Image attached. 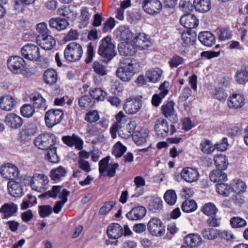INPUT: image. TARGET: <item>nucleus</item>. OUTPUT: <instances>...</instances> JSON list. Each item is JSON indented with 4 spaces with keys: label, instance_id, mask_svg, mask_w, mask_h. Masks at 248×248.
Listing matches in <instances>:
<instances>
[{
    "label": "nucleus",
    "instance_id": "40",
    "mask_svg": "<svg viewBox=\"0 0 248 248\" xmlns=\"http://www.w3.org/2000/svg\"><path fill=\"white\" fill-rule=\"evenodd\" d=\"M236 81L239 84H245L248 82V66L238 69L235 74Z\"/></svg>",
    "mask_w": 248,
    "mask_h": 248
},
{
    "label": "nucleus",
    "instance_id": "10",
    "mask_svg": "<svg viewBox=\"0 0 248 248\" xmlns=\"http://www.w3.org/2000/svg\"><path fill=\"white\" fill-rule=\"evenodd\" d=\"M21 53L24 58L30 61H37L41 57L39 47L32 44L25 45L21 48Z\"/></svg>",
    "mask_w": 248,
    "mask_h": 248
},
{
    "label": "nucleus",
    "instance_id": "58",
    "mask_svg": "<svg viewBox=\"0 0 248 248\" xmlns=\"http://www.w3.org/2000/svg\"><path fill=\"white\" fill-rule=\"evenodd\" d=\"M20 111L23 117L29 118L34 113L35 108L32 105L26 104L21 108Z\"/></svg>",
    "mask_w": 248,
    "mask_h": 248
},
{
    "label": "nucleus",
    "instance_id": "55",
    "mask_svg": "<svg viewBox=\"0 0 248 248\" xmlns=\"http://www.w3.org/2000/svg\"><path fill=\"white\" fill-rule=\"evenodd\" d=\"M200 148L202 152L206 154H211L215 150V147L211 141L206 139L202 141Z\"/></svg>",
    "mask_w": 248,
    "mask_h": 248
},
{
    "label": "nucleus",
    "instance_id": "15",
    "mask_svg": "<svg viewBox=\"0 0 248 248\" xmlns=\"http://www.w3.org/2000/svg\"><path fill=\"white\" fill-rule=\"evenodd\" d=\"M126 116L122 111H120L115 116L116 122L113 124L110 128V133L112 139L117 137V133L120 129L123 124L126 122Z\"/></svg>",
    "mask_w": 248,
    "mask_h": 248
},
{
    "label": "nucleus",
    "instance_id": "64",
    "mask_svg": "<svg viewBox=\"0 0 248 248\" xmlns=\"http://www.w3.org/2000/svg\"><path fill=\"white\" fill-rule=\"evenodd\" d=\"M58 14L67 19L72 18L74 16V13L71 10L68 6H62L58 10Z\"/></svg>",
    "mask_w": 248,
    "mask_h": 248
},
{
    "label": "nucleus",
    "instance_id": "34",
    "mask_svg": "<svg viewBox=\"0 0 248 248\" xmlns=\"http://www.w3.org/2000/svg\"><path fill=\"white\" fill-rule=\"evenodd\" d=\"M148 137V131L145 128H140L134 132L133 139L137 145H140L145 143Z\"/></svg>",
    "mask_w": 248,
    "mask_h": 248
},
{
    "label": "nucleus",
    "instance_id": "54",
    "mask_svg": "<svg viewBox=\"0 0 248 248\" xmlns=\"http://www.w3.org/2000/svg\"><path fill=\"white\" fill-rule=\"evenodd\" d=\"M246 188V185L243 181L237 179L233 180L231 189L235 193H240L244 192Z\"/></svg>",
    "mask_w": 248,
    "mask_h": 248
},
{
    "label": "nucleus",
    "instance_id": "2",
    "mask_svg": "<svg viewBox=\"0 0 248 248\" xmlns=\"http://www.w3.org/2000/svg\"><path fill=\"white\" fill-rule=\"evenodd\" d=\"M83 55V49L82 46L76 42L69 43L66 47L64 56L65 59L71 62H74L79 61Z\"/></svg>",
    "mask_w": 248,
    "mask_h": 248
},
{
    "label": "nucleus",
    "instance_id": "53",
    "mask_svg": "<svg viewBox=\"0 0 248 248\" xmlns=\"http://www.w3.org/2000/svg\"><path fill=\"white\" fill-rule=\"evenodd\" d=\"M231 226L233 228H241L246 226V220L239 217H233L230 220Z\"/></svg>",
    "mask_w": 248,
    "mask_h": 248
},
{
    "label": "nucleus",
    "instance_id": "26",
    "mask_svg": "<svg viewBox=\"0 0 248 248\" xmlns=\"http://www.w3.org/2000/svg\"><path fill=\"white\" fill-rule=\"evenodd\" d=\"M118 50L120 55L126 56H133L136 52L135 46L128 42H122L119 44Z\"/></svg>",
    "mask_w": 248,
    "mask_h": 248
},
{
    "label": "nucleus",
    "instance_id": "32",
    "mask_svg": "<svg viewBox=\"0 0 248 248\" xmlns=\"http://www.w3.org/2000/svg\"><path fill=\"white\" fill-rule=\"evenodd\" d=\"M49 26L58 31L65 29L69 26V22L66 19L61 17L51 18L49 20Z\"/></svg>",
    "mask_w": 248,
    "mask_h": 248
},
{
    "label": "nucleus",
    "instance_id": "13",
    "mask_svg": "<svg viewBox=\"0 0 248 248\" xmlns=\"http://www.w3.org/2000/svg\"><path fill=\"white\" fill-rule=\"evenodd\" d=\"M181 176L185 181L191 183L198 181L200 177V174L197 169L186 167L182 170L181 172Z\"/></svg>",
    "mask_w": 248,
    "mask_h": 248
},
{
    "label": "nucleus",
    "instance_id": "6",
    "mask_svg": "<svg viewBox=\"0 0 248 248\" xmlns=\"http://www.w3.org/2000/svg\"><path fill=\"white\" fill-rule=\"evenodd\" d=\"M64 112L60 109H51L46 112L45 119L46 125L48 127H52L62 121Z\"/></svg>",
    "mask_w": 248,
    "mask_h": 248
},
{
    "label": "nucleus",
    "instance_id": "20",
    "mask_svg": "<svg viewBox=\"0 0 248 248\" xmlns=\"http://www.w3.org/2000/svg\"><path fill=\"white\" fill-rule=\"evenodd\" d=\"M37 43L44 49L51 50L56 45V40L50 34L37 37Z\"/></svg>",
    "mask_w": 248,
    "mask_h": 248
},
{
    "label": "nucleus",
    "instance_id": "39",
    "mask_svg": "<svg viewBox=\"0 0 248 248\" xmlns=\"http://www.w3.org/2000/svg\"><path fill=\"white\" fill-rule=\"evenodd\" d=\"M183 43L187 45H194L197 39L196 32L191 30L184 31L181 34Z\"/></svg>",
    "mask_w": 248,
    "mask_h": 248
},
{
    "label": "nucleus",
    "instance_id": "25",
    "mask_svg": "<svg viewBox=\"0 0 248 248\" xmlns=\"http://www.w3.org/2000/svg\"><path fill=\"white\" fill-rule=\"evenodd\" d=\"M17 205L13 202L4 203L0 208L2 218H8L15 215L17 211Z\"/></svg>",
    "mask_w": 248,
    "mask_h": 248
},
{
    "label": "nucleus",
    "instance_id": "44",
    "mask_svg": "<svg viewBox=\"0 0 248 248\" xmlns=\"http://www.w3.org/2000/svg\"><path fill=\"white\" fill-rule=\"evenodd\" d=\"M67 171L64 168L60 166L50 171V176L52 180L58 181L66 176Z\"/></svg>",
    "mask_w": 248,
    "mask_h": 248
},
{
    "label": "nucleus",
    "instance_id": "8",
    "mask_svg": "<svg viewBox=\"0 0 248 248\" xmlns=\"http://www.w3.org/2000/svg\"><path fill=\"white\" fill-rule=\"evenodd\" d=\"M147 228L149 232L154 236H162L165 233V227L160 219L152 217L149 221Z\"/></svg>",
    "mask_w": 248,
    "mask_h": 248
},
{
    "label": "nucleus",
    "instance_id": "47",
    "mask_svg": "<svg viewBox=\"0 0 248 248\" xmlns=\"http://www.w3.org/2000/svg\"><path fill=\"white\" fill-rule=\"evenodd\" d=\"M215 164L218 169L226 170L228 162L226 156L222 154H217L214 156Z\"/></svg>",
    "mask_w": 248,
    "mask_h": 248
},
{
    "label": "nucleus",
    "instance_id": "56",
    "mask_svg": "<svg viewBox=\"0 0 248 248\" xmlns=\"http://www.w3.org/2000/svg\"><path fill=\"white\" fill-rule=\"evenodd\" d=\"M216 190L219 194L227 197L230 193L231 187L226 183L222 182L216 185Z\"/></svg>",
    "mask_w": 248,
    "mask_h": 248
},
{
    "label": "nucleus",
    "instance_id": "9",
    "mask_svg": "<svg viewBox=\"0 0 248 248\" xmlns=\"http://www.w3.org/2000/svg\"><path fill=\"white\" fill-rule=\"evenodd\" d=\"M55 142L54 136L49 134L40 135L34 140L35 146L41 150H48L54 145Z\"/></svg>",
    "mask_w": 248,
    "mask_h": 248
},
{
    "label": "nucleus",
    "instance_id": "49",
    "mask_svg": "<svg viewBox=\"0 0 248 248\" xmlns=\"http://www.w3.org/2000/svg\"><path fill=\"white\" fill-rule=\"evenodd\" d=\"M94 102L88 95H84L79 98L78 105L83 109H89L94 106Z\"/></svg>",
    "mask_w": 248,
    "mask_h": 248
},
{
    "label": "nucleus",
    "instance_id": "43",
    "mask_svg": "<svg viewBox=\"0 0 248 248\" xmlns=\"http://www.w3.org/2000/svg\"><path fill=\"white\" fill-rule=\"evenodd\" d=\"M37 132V126L33 124H28L20 132V137L26 139L27 137L34 135Z\"/></svg>",
    "mask_w": 248,
    "mask_h": 248
},
{
    "label": "nucleus",
    "instance_id": "31",
    "mask_svg": "<svg viewBox=\"0 0 248 248\" xmlns=\"http://www.w3.org/2000/svg\"><path fill=\"white\" fill-rule=\"evenodd\" d=\"M9 193L13 197H19L23 195V188L21 184L14 181H9L8 183Z\"/></svg>",
    "mask_w": 248,
    "mask_h": 248
},
{
    "label": "nucleus",
    "instance_id": "63",
    "mask_svg": "<svg viewBox=\"0 0 248 248\" xmlns=\"http://www.w3.org/2000/svg\"><path fill=\"white\" fill-rule=\"evenodd\" d=\"M47 159L50 162L56 163L59 161V158L57 155L56 148L53 147L48 150L46 155Z\"/></svg>",
    "mask_w": 248,
    "mask_h": 248
},
{
    "label": "nucleus",
    "instance_id": "51",
    "mask_svg": "<svg viewBox=\"0 0 248 248\" xmlns=\"http://www.w3.org/2000/svg\"><path fill=\"white\" fill-rule=\"evenodd\" d=\"M164 199L168 204L170 205L175 204L177 201V195L175 190L171 189L167 190L164 194Z\"/></svg>",
    "mask_w": 248,
    "mask_h": 248
},
{
    "label": "nucleus",
    "instance_id": "18",
    "mask_svg": "<svg viewBox=\"0 0 248 248\" xmlns=\"http://www.w3.org/2000/svg\"><path fill=\"white\" fill-rule=\"evenodd\" d=\"M169 83L167 81H164L159 87L160 91L159 94H155L153 96L152 99V103L155 107L159 106L162 99L168 93L169 90L168 89Z\"/></svg>",
    "mask_w": 248,
    "mask_h": 248
},
{
    "label": "nucleus",
    "instance_id": "21",
    "mask_svg": "<svg viewBox=\"0 0 248 248\" xmlns=\"http://www.w3.org/2000/svg\"><path fill=\"white\" fill-rule=\"evenodd\" d=\"M6 124L13 129L20 128L23 124V119L15 113L8 114L5 118Z\"/></svg>",
    "mask_w": 248,
    "mask_h": 248
},
{
    "label": "nucleus",
    "instance_id": "61",
    "mask_svg": "<svg viewBox=\"0 0 248 248\" xmlns=\"http://www.w3.org/2000/svg\"><path fill=\"white\" fill-rule=\"evenodd\" d=\"M202 235L205 239L213 240L216 239L217 237L218 233L217 232V231L216 229L213 228H207L205 229L203 231Z\"/></svg>",
    "mask_w": 248,
    "mask_h": 248
},
{
    "label": "nucleus",
    "instance_id": "59",
    "mask_svg": "<svg viewBox=\"0 0 248 248\" xmlns=\"http://www.w3.org/2000/svg\"><path fill=\"white\" fill-rule=\"evenodd\" d=\"M91 96L97 101H102L106 95V93L100 88H96L90 92Z\"/></svg>",
    "mask_w": 248,
    "mask_h": 248
},
{
    "label": "nucleus",
    "instance_id": "27",
    "mask_svg": "<svg viewBox=\"0 0 248 248\" xmlns=\"http://www.w3.org/2000/svg\"><path fill=\"white\" fill-rule=\"evenodd\" d=\"M146 214V210L143 206H138L132 208L128 212L126 216L131 220H137L142 219Z\"/></svg>",
    "mask_w": 248,
    "mask_h": 248
},
{
    "label": "nucleus",
    "instance_id": "38",
    "mask_svg": "<svg viewBox=\"0 0 248 248\" xmlns=\"http://www.w3.org/2000/svg\"><path fill=\"white\" fill-rule=\"evenodd\" d=\"M44 79L47 84L49 85L55 84L58 80V74L56 71L51 68L46 70L44 73Z\"/></svg>",
    "mask_w": 248,
    "mask_h": 248
},
{
    "label": "nucleus",
    "instance_id": "19",
    "mask_svg": "<svg viewBox=\"0 0 248 248\" xmlns=\"http://www.w3.org/2000/svg\"><path fill=\"white\" fill-rule=\"evenodd\" d=\"M62 141L69 147L75 146L78 150L83 148V140L77 135L73 134L72 136H65L62 137Z\"/></svg>",
    "mask_w": 248,
    "mask_h": 248
},
{
    "label": "nucleus",
    "instance_id": "36",
    "mask_svg": "<svg viewBox=\"0 0 248 248\" xmlns=\"http://www.w3.org/2000/svg\"><path fill=\"white\" fill-rule=\"evenodd\" d=\"M211 181L217 184L224 182L227 180V175L221 169L212 170L209 175Z\"/></svg>",
    "mask_w": 248,
    "mask_h": 248
},
{
    "label": "nucleus",
    "instance_id": "3",
    "mask_svg": "<svg viewBox=\"0 0 248 248\" xmlns=\"http://www.w3.org/2000/svg\"><path fill=\"white\" fill-rule=\"evenodd\" d=\"M29 185L33 190L42 192L48 187L49 180L47 176L41 173H35L28 177Z\"/></svg>",
    "mask_w": 248,
    "mask_h": 248
},
{
    "label": "nucleus",
    "instance_id": "33",
    "mask_svg": "<svg viewBox=\"0 0 248 248\" xmlns=\"http://www.w3.org/2000/svg\"><path fill=\"white\" fill-rule=\"evenodd\" d=\"M91 15L89 8L83 7L81 8L78 22L79 28L83 29L88 26L89 24Z\"/></svg>",
    "mask_w": 248,
    "mask_h": 248
},
{
    "label": "nucleus",
    "instance_id": "16",
    "mask_svg": "<svg viewBox=\"0 0 248 248\" xmlns=\"http://www.w3.org/2000/svg\"><path fill=\"white\" fill-rule=\"evenodd\" d=\"M245 103L244 96L239 93H234L230 96L227 105L230 108L237 109L241 108Z\"/></svg>",
    "mask_w": 248,
    "mask_h": 248
},
{
    "label": "nucleus",
    "instance_id": "29",
    "mask_svg": "<svg viewBox=\"0 0 248 248\" xmlns=\"http://www.w3.org/2000/svg\"><path fill=\"white\" fill-rule=\"evenodd\" d=\"M133 43L135 46L138 47L140 50H144L151 46L150 40L147 38V36L143 33H139L138 35L133 39Z\"/></svg>",
    "mask_w": 248,
    "mask_h": 248
},
{
    "label": "nucleus",
    "instance_id": "41",
    "mask_svg": "<svg viewBox=\"0 0 248 248\" xmlns=\"http://www.w3.org/2000/svg\"><path fill=\"white\" fill-rule=\"evenodd\" d=\"M193 4L197 11L206 13L211 9L210 0H194Z\"/></svg>",
    "mask_w": 248,
    "mask_h": 248
},
{
    "label": "nucleus",
    "instance_id": "46",
    "mask_svg": "<svg viewBox=\"0 0 248 248\" xmlns=\"http://www.w3.org/2000/svg\"><path fill=\"white\" fill-rule=\"evenodd\" d=\"M162 208L163 202L159 197L154 198L150 202L148 205L149 210L154 213L160 211Z\"/></svg>",
    "mask_w": 248,
    "mask_h": 248
},
{
    "label": "nucleus",
    "instance_id": "11",
    "mask_svg": "<svg viewBox=\"0 0 248 248\" xmlns=\"http://www.w3.org/2000/svg\"><path fill=\"white\" fill-rule=\"evenodd\" d=\"M142 7L147 14L155 15L160 12L162 6L161 2L158 0H143Z\"/></svg>",
    "mask_w": 248,
    "mask_h": 248
},
{
    "label": "nucleus",
    "instance_id": "14",
    "mask_svg": "<svg viewBox=\"0 0 248 248\" xmlns=\"http://www.w3.org/2000/svg\"><path fill=\"white\" fill-rule=\"evenodd\" d=\"M155 130L158 137L163 138L167 136L169 132V124L165 119L159 118L155 122Z\"/></svg>",
    "mask_w": 248,
    "mask_h": 248
},
{
    "label": "nucleus",
    "instance_id": "45",
    "mask_svg": "<svg viewBox=\"0 0 248 248\" xmlns=\"http://www.w3.org/2000/svg\"><path fill=\"white\" fill-rule=\"evenodd\" d=\"M93 71L100 76H106L108 73L107 67L101 61H94L92 65Z\"/></svg>",
    "mask_w": 248,
    "mask_h": 248
},
{
    "label": "nucleus",
    "instance_id": "28",
    "mask_svg": "<svg viewBox=\"0 0 248 248\" xmlns=\"http://www.w3.org/2000/svg\"><path fill=\"white\" fill-rule=\"evenodd\" d=\"M30 99L35 109H42L44 110L46 109V101L40 93H36L31 94L30 96Z\"/></svg>",
    "mask_w": 248,
    "mask_h": 248
},
{
    "label": "nucleus",
    "instance_id": "30",
    "mask_svg": "<svg viewBox=\"0 0 248 248\" xmlns=\"http://www.w3.org/2000/svg\"><path fill=\"white\" fill-rule=\"evenodd\" d=\"M198 38L202 45L208 47L212 46L216 42V37L214 35L208 31L200 32Z\"/></svg>",
    "mask_w": 248,
    "mask_h": 248
},
{
    "label": "nucleus",
    "instance_id": "5",
    "mask_svg": "<svg viewBox=\"0 0 248 248\" xmlns=\"http://www.w3.org/2000/svg\"><path fill=\"white\" fill-rule=\"evenodd\" d=\"M137 64L136 61L133 60L127 65L118 68L116 72L117 76L123 81H130L136 72Z\"/></svg>",
    "mask_w": 248,
    "mask_h": 248
},
{
    "label": "nucleus",
    "instance_id": "62",
    "mask_svg": "<svg viewBox=\"0 0 248 248\" xmlns=\"http://www.w3.org/2000/svg\"><path fill=\"white\" fill-rule=\"evenodd\" d=\"M52 207L49 205H40L38 208L39 214L42 218L48 217L52 214Z\"/></svg>",
    "mask_w": 248,
    "mask_h": 248
},
{
    "label": "nucleus",
    "instance_id": "24",
    "mask_svg": "<svg viewBox=\"0 0 248 248\" xmlns=\"http://www.w3.org/2000/svg\"><path fill=\"white\" fill-rule=\"evenodd\" d=\"M0 172L3 177L9 180L15 179L18 174L17 168L11 164L2 167L0 169Z\"/></svg>",
    "mask_w": 248,
    "mask_h": 248
},
{
    "label": "nucleus",
    "instance_id": "17",
    "mask_svg": "<svg viewBox=\"0 0 248 248\" xmlns=\"http://www.w3.org/2000/svg\"><path fill=\"white\" fill-rule=\"evenodd\" d=\"M180 22L182 25L188 30L197 27L199 25V20L193 14L188 13L181 16Z\"/></svg>",
    "mask_w": 248,
    "mask_h": 248
},
{
    "label": "nucleus",
    "instance_id": "12",
    "mask_svg": "<svg viewBox=\"0 0 248 248\" xmlns=\"http://www.w3.org/2000/svg\"><path fill=\"white\" fill-rule=\"evenodd\" d=\"M142 106V101L138 98H128L125 101L123 109L128 114L137 113Z\"/></svg>",
    "mask_w": 248,
    "mask_h": 248
},
{
    "label": "nucleus",
    "instance_id": "4",
    "mask_svg": "<svg viewBox=\"0 0 248 248\" xmlns=\"http://www.w3.org/2000/svg\"><path fill=\"white\" fill-rule=\"evenodd\" d=\"M7 64L8 69L13 74H22L26 71V62L20 56L10 57L7 60Z\"/></svg>",
    "mask_w": 248,
    "mask_h": 248
},
{
    "label": "nucleus",
    "instance_id": "37",
    "mask_svg": "<svg viewBox=\"0 0 248 248\" xmlns=\"http://www.w3.org/2000/svg\"><path fill=\"white\" fill-rule=\"evenodd\" d=\"M185 241L190 248H196L201 245L202 238L201 236L198 234L191 233L186 236Z\"/></svg>",
    "mask_w": 248,
    "mask_h": 248
},
{
    "label": "nucleus",
    "instance_id": "7",
    "mask_svg": "<svg viewBox=\"0 0 248 248\" xmlns=\"http://www.w3.org/2000/svg\"><path fill=\"white\" fill-rule=\"evenodd\" d=\"M109 156H107L99 162V171L100 175L112 177L115 176L116 170L119 167L117 163L108 165Z\"/></svg>",
    "mask_w": 248,
    "mask_h": 248
},
{
    "label": "nucleus",
    "instance_id": "52",
    "mask_svg": "<svg viewBox=\"0 0 248 248\" xmlns=\"http://www.w3.org/2000/svg\"><path fill=\"white\" fill-rule=\"evenodd\" d=\"M218 38L221 41L231 39L232 37V31L229 28H221L217 29Z\"/></svg>",
    "mask_w": 248,
    "mask_h": 248
},
{
    "label": "nucleus",
    "instance_id": "22",
    "mask_svg": "<svg viewBox=\"0 0 248 248\" xmlns=\"http://www.w3.org/2000/svg\"><path fill=\"white\" fill-rule=\"evenodd\" d=\"M116 38L122 41L127 42L133 37V33L129 28L126 26H120L115 30Z\"/></svg>",
    "mask_w": 248,
    "mask_h": 248
},
{
    "label": "nucleus",
    "instance_id": "1",
    "mask_svg": "<svg viewBox=\"0 0 248 248\" xmlns=\"http://www.w3.org/2000/svg\"><path fill=\"white\" fill-rule=\"evenodd\" d=\"M98 52L106 63L116 55L115 46L110 37L108 36L101 40Z\"/></svg>",
    "mask_w": 248,
    "mask_h": 248
},
{
    "label": "nucleus",
    "instance_id": "57",
    "mask_svg": "<svg viewBox=\"0 0 248 248\" xmlns=\"http://www.w3.org/2000/svg\"><path fill=\"white\" fill-rule=\"evenodd\" d=\"M126 151V147L120 141H118L113 146L112 154L116 157H121Z\"/></svg>",
    "mask_w": 248,
    "mask_h": 248
},
{
    "label": "nucleus",
    "instance_id": "42",
    "mask_svg": "<svg viewBox=\"0 0 248 248\" xmlns=\"http://www.w3.org/2000/svg\"><path fill=\"white\" fill-rule=\"evenodd\" d=\"M162 73L163 71L160 68H152L146 72V76L150 81L156 82L160 79Z\"/></svg>",
    "mask_w": 248,
    "mask_h": 248
},
{
    "label": "nucleus",
    "instance_id": "50",
    "mask_svg": "<svg viewBox=\"0 0 248 248\" xmlns=\"http://www.w3.org/2000/svg\"><path fill=\"white\" fill-rule=\"evenodd\" d=\"M197 208L196 202L192 200H186L183 202L182 204V210L186 213L192 212Z\"/></svg>",
    "mask_w": 248,
    "mask_h": 248
},
{
    "label": "nucleus",
    "instance_id": "60",
    "mask_svg": "<svg viewBox=\"0 0 248 248\" xmlns=\"http://www.w3.org/2000/svg\"><path fill=\"white\" fill-rule=\"evenodd\" d=\"M217 211L218 210L216 206L210 202L205 204L202 209V212L208 216H215Z\"/></svg>",
    "mask_w": 248,
    "mask_h": 248
},
{
    "label": "nucleus",
    "instance_id": "48",
    "mask_svg": "<svg viewBox=\"0 0 248 248\" xmlns=\"http://www.w3.org/2000/svg\"><path fill=\"white\" fill-rule=\"evenodd\" d=\"M174 103L172 101H169L162 106V114L166 118H169L175 114L174 109Z\"/></svg>",
    "mask_w": 248,
    "mask_h": 248
},
{
    "label": "nucleus",
    "instance_id": "35",
    "mask_svg": "<svg viewBox=\"0 0 248 248\" xmlns=\"http://www.w3.org/2000/svg\"><path fill=\"white\" fill-rule=\"evenodd\" d=\"M16 100L9 95L3 96L0 98V107L6 111L12 110L16 104Z\"/></svg>",
    "mask_w": 248,
    "mask_h": 248
},
{
    "label": "nucleus",
    "instance_id": "23",
    "mask_svg": "<svg viewBox=\"0 0 248 248\" xmlns=\"http://www.w3.org/2000/svg\"><path fill=\"white\" fill-rule=\"evenodd\" d=\"M123 227L118 223H113L108 227L107 233L110 239H117L123 235Z\"/></svg>",
    "mask_w": 248,
    "mask_h": 248
}]
</instances>
